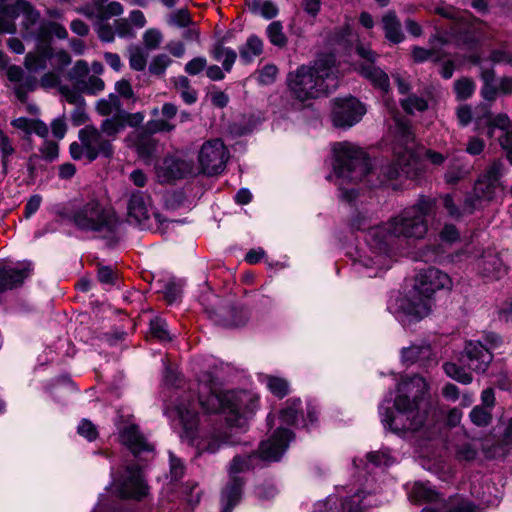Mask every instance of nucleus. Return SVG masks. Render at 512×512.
<instances>
[{"label":"nucleus","instance_id":"1","mask_svg":"<svg viewBox=\"0 0 512 512\" xmlns=\"http://www.w3.org/2000/svg\"><path fill=\"white\" fill-rule=\"evenodd\" d=\"M198 401L206 413H221L225 426H215L210 432L197 437L198 417L189 400H181L172 410L182 431L180 437L195 445L200 453H216L225 445L240 443L238 432H244L248 420L259 407V397L245 390L221 392L213 377L205 373L198 383Z\"/></svg>","mask_w":512,"mask_h":512},{"label":"nucleus","instance_id":"2","mask_svg":"<svg viewBox=\"0 0 512 512\" xmlns=\"http://www.w3.org/2000/svg\"><path fill=\"white\" fill-rule=\"evenodd\" d=\"M431 209V201L422 199L387 222L371 227L369 218L358 213L352 219L351 227L366 231L368 250L354 261V270L362 276L371 278L389 269L398 239L419 240L425 237L428 231L426 217Z\"/></svg>","mask_w":512,"mask_h":512},{"label":"nucleus","instance_id":"3","mask_svg":"<svg viewBox=\"0 0 512 512\" xmlns=\"http://www.w3.org/2000/svg\"><path fill=\"white\" fill-rule=\"evenodd\" d=\"M428 392L426 380L414 375L403 378L396 389L393 410L385 403V399L379 406V415L385 429L403 436L407 433H414L424 428L429 414V404L425 399Z\"/></svg>","mask_w":512,"mask_h":512},{"label":"nucleus","instance_id":"4","mask_svg":"<svg viewBox=\"0 0 512 512\" xmlns=\"http://www.w3.org/2000/svg\"><path fill=\"white\" fill-rule=\"evenodd\" d=\"M451 287L452 280L448 274L430 267L418 273L412 290L398 298L389 309L404 327H408L430 313L432 296L436 291Z\"/></svg>","mask_w":512,"mask_h":512},{"label":"nucleus","instance_id":"5","mask_svg":"<svg viewBox=\"0 0 512 512\" xmlns=\"http://www.w3.org/2000/svg\"><path fill=\"white\" fill-rule=\"evenodd\" d=\"M293 435L290 430L279 428L259 447V452L235 456L229 466V480L221 494V512H231L242 497L244 481L237 474L254 466L253 460L258 456L265 461H278L286 451Z\"/></svg>","mask_w":512,"mask_h":512},{"label":"nucleus","instance_id":"6","mask_svg":"<svg viewBox=\"0 0 512 512\" xmlns=\"http://www.w3.org/2000/svg\"><path fill=\"white\" fill-rule=\"evenodd\" d=\"M3 13L9 16V19H5L0 13V34L14 33L16 31L14 19L22 15L23 37L35 40L46 56H49V41L52 36L58 39L68 37V32L63 25L54 21H40V12L26 0H16L14 4L5 6Z\"/></svg>","mask_w":512,"mask_h":512},{"label":"nucleus","instance_id":"7","mask_svg":"<svg viewBox=\"0 0 512 512\" xmlns=\"http://www.w3.org/2000/svg\"><path fill=\"white\" fill-rule=\"evenodd\" d=\"M332 54L319 56L314 64L302 65L287 76L292 96L299 101L315 99L337 87V70Z\"/></svg>","mask_w":512,"mask_h":512},{"label":"nucleus","instance_id":"8","mask_svg":"<svg viewBox=\"0 0 512 512\" xmlns=\"http://www.w3.org/2000/svg\"><path fill=\"white\" fill-rule=\"evenodd\" d=\"M333 151L335 154L333 173L327 179L339 187L342 199L351 201L356 197V191L354 188H346L344 185L357 183L376 173V170L371 169L366 153L352 143H336L333 146Z\"/></svg>","mask_w":512,"mask_h":512},{"label":"nucleus","instance_id":"9","mask_svg":"<svg viewBox=\"0 0 512 512\" xmlns=\"http://www.w3.org/2000/svg\"><path fill=\"white\" fill-rule=\"evenodd\" d=\"M393 154L395 164L379 168V183L385 184L396 178L400 173L407 177H415L419 171L418 156L415 152L414 134L410 126L400 119H395V144Z\"/></svg>","mask_w":512,"mask_h":512},{"label":"nucleus","instance_id":"10","mask_svg":"<svg viewBox=\"0 0 512 512\" xmlns=\"http://www.w3.org/2000/svg\"><path fill=\"white\" fill-rule=\"evenodd\" d=\"M59 214L83 232L114 234L119 226L115 213L95 198L76 202L69 212Z\"/></svg>","mask_w":512,"mask_h":512},{"label":"nucleus","instance_id":"11","mask_svg":"<svg viewBox=\"0 0 512 512\" xmlns=\"http://www.w3.org/2000/svg\"><path fill=\"white\" fill-rule=\"evenodd\" d=\"M79 142L70 145V154L74 160L87 159L94 161L99 156L110 158L113 153L111 140L91 125L82 128L78 133Z\"/></svg>","mask_w":512,"mask_h":512},{"label":"nucleus","instance_id":"12","mask_svg":"<svg viewBox=\"0 0 512 512\" xmlns=\"http://www.w3.org/2000/svg\"><path fill=\"white\" fill-rule=\"evenodd\" d=\"M502 339L493 332L485 333L477 340H468L465 343L462 358L468 368L477 373L484 374L493 361V350L499 348Z\"/></svg>","mask_w":512,"mask_h":512},{"label":"nucleus","instance_id":"13","mask_svg":"<svg viewBox=\"0 0 512 512\" xmlns=\"http://www.w3.org/2000/svg\"><path fill=\"white\" fill-rule=\"evenodd\" d=\"M501 169L502 163L494 161L477 179L472 195L465 199L464 210L466 212L472 213L474 210L481 208L484 203L494 198L497 189H499Z\"/></svg>","mask_w":512,"mask_h":512},{"label":"nucleus","instance_id":"14","mask_svg":"<svg viewBox=\"0 0 512 512\" xmlns=\"http://www.w3.org/2000/svg\"><path fill=\"white\" fill-rule=\"evenodd\" d=\"M228 159V151L220 139L205 142L199 151L198 161L201 171L207 175L221 173Z\"/></svg>","mask_w":512,"mask_h":512},{"label":"nucleus","instance_id":"15","mask_svg":"<svg viewBox=\"0 0 512 512\" xmlns=\"http://www.w3.org/2000/svg\"><path fill=\"white\" fill-rule=\"evenodd\" d=\"M356 52L365 63L357 64L355 70L364 78L369 80L374 87L388 92L389 90V77L379 67L374 65L377 58V54L372 51L369 47L363 45H357Z\"/></svg>","mask_w":512,"mask_h":512},{"label":"nucleus","instance_id":"16","mask_svg":"<svg viewBox=\"0 0 512 512\" xmlns=\"http://www.w3.org/2000/svg\"><path fill=\"white\" fill-rule=\"evenodd\" d=\"M371 494L358 491L341 503V511L337 508V498L329 496L324 502L315 505L313 512H367V509L376 505Z\"/></svg>","mask_w":512,"mask_h":512},{"label":"nucleus","instance_id":"17","mask_svg":"<svg viewBox=\"0 0 512 512\" xmlns=\"http://www.w3.org/2000/svg\"><path fill=\"white\" fill-rule=\"evenodd\" d=\"M365 113L363 104L354 97L336 99L332 111L333 124L342 128L352 127Z\"/></svg>","mask_w":512,"mask_h":512},{"label":"nucleus","instance_id":"18","mask_svg":"<svg viewBox=\"0 0 512 512\" xmlns=\"http://www.w3.org/2000/svg\"><path fill=\"white\" fill-rule=\"evenodd\" d=\"M115 489L121 498L141 499L147 494V486L137 466L126 469L123 481L119 482Z\"/></svg>","mask_w":512,"mask_h":512},{"label":"nucleus","instance_id":"19","mask_svg":"<svg viewBox=\"0 0 512 512\" xmlns=\"http://www.w3.org/2000/svg\"><path fill=\"white\" fill-rule=\"evenodd\" d=\"M193 173L194 166L192 162L173 156L165 157L162 163L157 165V174L162 182L181 179Z\"/></svg>","mask_w":512,"mask_h":512},{"label":"nucleus","instance_id":"20","mask_svg":"<svg viewBox=\"0 0 512 512\" xmlns=\"http://www.w3.org/2000/svg\"><path fill=\"white\" fill-rule=\"evenodd\" d=\"M150 212V197L143 192L133 193L128 202V221L144 227L146 221L150 218Z\"/></svg>","mask_w":512,"mask_h":512},{"label":"nucleus","instance_id":"21","mask_svg":"<svg viewBox=\"0 0 512 512\" xmlns=\"http://www.w3.org/2000/svg\"><path fill=\"white\" fill-rule=\"evenodd\" d=\"M33 270L32 263L23 261L15 266L0 268V285L5 289H13L23 283Z\"/></svg>","mask_w":512,"mask_h":512},{"label":"nucleus","instance_id":"22","mask_svg":"<svg viewBox=\"0 0 512 512\" xmlns=\"http://www.w3.org/2000/svg\"><path fill=\"white\" fill-rule=\"evenodd\" d=\"M127 147L135 148L139 157L147 160L156 152L157 143L151 135L142 129L130 132L124 139Z\"/></svg>","mask_w":512,"mask_h":512},{"label":"nucleus","instance_id":"23","mask_svg":"<svg viewBox=\"0 0 512 512\" xmlns=\"http://www.w3.org/2000/svg\"><path fill=\"white\" fill-rule=\"evenodd\" d=\"M120 440L136 456L145 452L150 453L154 449L153 445L145 439L136 425L125 427L120 433Z\"/></svg>","mask_w":512,"mask_h":512},{"label":"nucleus","instance_id":"24","mask_svg":"<svg viewBox=\"0 0 512 512\" xmlns=\"http://www.w3.org/2000/svg\"><path fill=\"white\" fill-rule=\"evenodd\" d=\"M477 269L485 277H498L502 260L494 250L488 249L477 260Z\"/></svg>","mask_w":512,"mask_h":512},{"label":"nucleus","instance_id":"25","mask_svg":"<svg viewBox=\"0 0 512 512\" xmlns=\"http://www.w3.org/2000/svg\"><path fill=\"white\" fill-rule=\"evenodd\" d=\"M422 512H477V507L467 499L453 497L447 503L432 504Z\"/></svg>","mask_w":512,"mask_h":512},{"label":"nucleus","instance_id":"26","mask_svg":"<svg viewBox=\"0 0 512 512\" xmlns=\"http://www.w3.org/2000/svg\"><path fill=\"white\" fill-rule=\"evenodd\" d=\"M177 113V107L171 103H165L162 107V115L165 119L152 120L147 123V130L150 133L171 131L174 126L169 123V120L174 118Z\"/></svg>","mask_w":512,"mask_h":512},{"label":"nucleus","instance_id":"27","mask_svg":"<svg viewBox=\"0 0 512 512\" xmlns=\"http://www.w3.org/2000/svg\"><path fill=\"white\" fill-rule=\"evenodd\" d=\"M476 122L478 126L485 124L488 127V136H493V131L495 128H498L505 133L507 130L511 129L510 120L506 114H498L493 116L490 112H485L483 117H477Z\"/></svg>","mask_w":512,"mask_h":512},{"label":"nucleus","instance_id":"28","mask_svg":"<svg viewBox=\"0 0 512 512\" xmlns=\"http://www.w3.org/2000/svg\"><path fill=\"white\" fill-rule=\"evenodd\" d=\"M263 52V42L256 35H251L239 48L240 59L244 64L251 63L255 57Z\"/></svg>","mask_w":512,"mask_h":512},{"label":"nucleus","instance_id":"29","mask_svg":"<svg viewBox=\"0 0 512 512\" xmlns=\"http://www.w3.org/2000/svg\"><path fill=\"white\" fill-rule=\"evenodd\" d=\"M385 37L392 43L397 44L403 41L404 35L401 30V24L395 13L389 12L382 18Z\"/></svg>","mask_w":512,"mask_h":512},{"label":"nucleus","instance_id":"30","mask_svg":"<svg viewBox=\"0 0 512 512\" xmlns=\"http://www.w3.org/2000/svg\"><path fill=\"white\" fill-rule=\"evenodd\" d=\"M431 355V347L429 344L422 343L420 345H411L402 349V361L408 365L417 361H425Z\"/></svg>","mask_w":512,"mask_h":512},{"label":"nucleus","instance_id":"31","mask_svg":"<svg viewBox=\"0 0 512 512\" xmlns=\"http://www.w3.org/2000/svg\"><path fill=\"white\" fill-rule=\"evenodd\" d=\"M96 111L100 115L108 118L118 115V113L122 112L123 109L118 96L111 93L107 97L101 98L96 102Z\"/></svg>","mask_w":512,"mask_h":512},{"label":"nucleus","instance_id":"32","mask_svg":"<svg viewBox=\"0 0 512 512\" xmlns=\"http://www.w3.org/2000/svg\"><path fill=\"white\" fill-rule=\"evenodd\" d=\"M125 129L123 116L121 112L118 115H114L112 117H108L104 119L101 124L99 130L102 134L105 135L106 138L111 140L116 139L117 135Z\"/></svg>","mask_w":512,"mask_h":512},{"label":"nucleus","instance_id":"33","mask_svg":"<svg viewBox=\"0 0 512 512\" xmlns=\"http://www.w3.org/2000/svg\"><path fill=\"white\" fill-rule=\"evenodd\" d=\"M409 499L415 503L431 502L437 498L435 490L423 482H415L408 493Z\"/></svg>","mask_w":512,"mask_h":512},{"label":"nucleus","instance_id":"34","mask_svg":"<svg viewBox=\"0 0 512 512\" xmlns=\"http://www.w3.org/2000/svg\"><path fill=\"white\" fill-rule=\"evenodd\" d=\"M36 49L39 54L28 53L25 57L24 65L26 69L31 72H37L46 68V60L53 57V50L51 47V41H49V56L36 45Z\"/></svg>","mask_w":512,"mask_h":512},{"label":"nucleus","instance_id":"35","mask_svg":"<svg viewBox=\"0 0 512 512\" xmlns=\"http://www.w3.org/2000/svg\"><path fill=\"white\" fill-rule=\"evenodd\" d=\"M213 58L222 63L223 69L226 72H230L236 59H237V53L229 48L225 47L221 44L216 45L212 52H211Z\"/></svg>","mask_w":512,"mask_h":512},{"label":"nucleus","instance_id":"36","mask_svg":"<svg viewBox=\"0 0 512 512\" xmlns=\"http://www.w3.org/2000/svg\"><path fill=\"white\" fill-rule=\"evenodd\" d=\"M261 381L264 382L267 389L278 398L285 397L289 392V383L284 378L272 375H262Z\"/></svg>","mask_w":512,"mask_h":512},{"label":"nucleus","instance_id":"37","mask_svg":"<svg viewBox=\"0 0 512 512\" xmlns=\"http://www.w3.org/2000/svg\"><path fill=\"white\" fill-rule=\"evenodd\" d=\"M301 400L299 398H291L287 400L285 408L280 412V420L283 424L295 425L298 420V412L301 408Z\"/></svg>","mask_w":512,"mask_h":512},{"label":"nucleus","instance_id":"38","mask_svg":"<svg viewBox=\"0 0 512 512\" xmlns=\"http://www.w3.org/2000/svg\"><path fill=\"white\" fill-rule=\"evenodd\" d=\"M438 41L441 44L446 43V40L442 37H433L431 39V43L433 44V47L431 49H425L422 47L415 46L412 50V56L415 62L421 63L427 60H438L440 56L438 55V51L436 50L434 46V42Z\"/></svg>","mask_w":512,"mask_h":512},{"label":"nucleus","instance_id":"39","mask_svg":"<svg viewBox=\"0 0 512 512\" xmlns=\"http://www.w3.org/2000/svg\"><path fill=\"white\" fill-rule=\"evenodd\" d=\"M76 87L82 93L96 95L104 90L105 84L101 78L92 75L85 77L82 80H78Z\"/></svg>","mask_w":512,"mask_h":512},{"label":"nucleus","instance_id":"40","mask_svg":"<svg viewBox=\"0 0 512 512\" xmlns=\"http://www.w3.org/2000/svg\"><path fill=\"white\" fill-rule=\"evenodd\" d=\"M251 12L259 14L265 19H272L278 14L275 4L269 0H253L249 4Z\"/></svg>","mask_w":512,"mask_h":512},{"label":"nucleus","instance_id":"41","mask_svg":"<svg viewBox=\"0 0 512 512\" xmlns=\"http://www.w3.org/2000/svg\"><path fill=\"white\" fill-rule=\"evenodd\" d=\"M443 369L447 376L462 384H470L472 382V375L455 363L447 362L443 365Z\"/></svg>","mask_w":512,"mask_h":512},{"label":"nucleus","instance_id":"42","mask_svg":"<svg viewBox=\"0 0 512 512\" xmlns=\"http://www.w3.org/2000/svg\"><path fill=\"white\" fill-rule=\"evenodd\" d=\"M150 332L152 336L159 341L165 342L172 340L166 321L160 317H155L150 320Z\"/></svg>","mask_w":512,"mask_h":512},{"label":"nucleus","instance_id":"43","mask_svg":"<svg viewBox=\"0 0 512 512\" xmlns=\"http://www.w3.org/2000/svg\"><path fill=\"white\" fill-rule=\"evenodd\" d=\"M38 81L35 76L22 77V80L14 86V93L18 100L25 102L27 94L37 88Z\"/></svg>","mask_w":512,"mask_h":512},{"label":"nucleus","instance_id":"44","mask_svg":"<svg viewBox=\"0 0 512 512\" xmlns=\"http://www.w3.org/2000/svg\"><path fill=\"white\" fill-rule=\"evenodd\" d=\"M269 41L278 47H284L287 43V37L283 32V26L279 21L270 23L266 30Z\"/></svg>","mask_w":512,"mask_h":512},{"label":"nucleus","instance_id":"45","mask_svg":"<svg viewBox=\"0 0 512 512\" xmlns=\"http://www.w3.org/2000/svg\"><path fill=\"white\" fill-rule=\"evenodd\" d=\"M147 57V53L141 47L133 46L129 49V63L131 68L136 71L145 69Z\"/></svg>","mask_w":512,"mask_h":512},{"label":"nucleus","instance_id":"46","mask_svg":"<svg viewBox=\"0 0 512 512\" xmlns=\"http://www.w3.org/2000/svg\"><path fill=\"white\" fill-rule=\"evenodd\" d=\"M469 418L476 426L485 427L491 423L492 414L490 410L482 406H475L471 410Z\"/></svg>","mask_w":512,"mask_h":512},{"label":"nucleus","instance_id":"47","mask_svg":"<svg viewBox=\"0 0 512 512\" xmlns=\"http://www.w3.org/2000/svg\"><path fill=\"white\" fill-rule=\"evenodd\" d=\"M368 462L376 467L390 466L395 462L394 457L391 455L389 449L370 452L367 454Z\"/></svg>","mask_w":512,"mask_h":512},{"label":"nucleus","instance_id":"48","mask_svg":"<svg viewBox=\"0 0 512 512\" xmlns=\"http://www.w3.org/2000/svg\"><path fill=\"white\" fill-rule=\"evenodd\" d=\"M401 105L407 113H413L414 111H424L427 109V101L416 95H410L405 99L401 100Z\"/></svg>","mask_w":512,"mask_h":512},{"label":"nucleus","instance_id":"49","mask_svg":"<svg viewBox=\"0 0 512 512\" xmlns=\"http://www.w3.org/2000/svg\"><path fill=\"white\" fill-rule=\"evenodd\" d=\"M163 40V35L160 30L150 28L143 34V44L147 50L157 49Z\"/></svg>","mask_w":512,"mask_h":512},{"label":"nucleus","instance_id":"50","mask_svg":"<svg viewBox=\"0 0 512 512\" xmlns=\"http://www.w3.org/2000/svg\"><path fill=\"white\" fill-rule=\"evenodd\" d=\"M454 89L457 97L464 100L473 94L475 90V84L468 78H462L455 82Z\"/></svg>","mask_w":512,"mask_h":512},{"label":"nucleus","instance_id":"51","mask_svg":"<svg viewBox=\"0 0 512 512\" xmlns=\"http://www.w3.org/2000/svg\"><path fill=\"white\" fill-rule=\"evenodd\" d=\"M171 63L172 59L168 55L159 54L152 59L149 65V71L154 75H162Z\"/></svg>","mask_w":512,"mask_h":512},{"label":"nucleus","instance_id":"52","mask_svg":"<svg viewBox=\"0 0 512 512\" xmlns=\"http://www.w3.org/2000/svg\"><path fill=\"white\" fill-rule=\"evenodd\" d=\"M124 9L120 2L111 1L104 8L97 13V16L100 20H108L111 17L119 16L123 13Z\"/></svg>","mask_w":512,"mask_h":512},{"label":"nucleus","instance_id":"53","mask_svg":"<svg viewBox=\"0 0 512 512\" xmlns=\"http://www.w3.org/2000/svg\"><path fill=\"white\" fill-rule=\"evenodd\" d=\"M60 93L64 97V99L70 104H73L75 106L85 104V99L81 95L82 92L79 91L76 86L75 89L70 88L68 86H62L60 88Z\"/></svg>","mask_w":512,"mask_h":512},{"label":"nucleus","instance_id":"54","mask_svg":"<svg viewBox=\"0 0 512 512\" xmlns=\"http://www.w3.org/2000/svg\"><path fill=\"white\" fill-rule=\"evenodd\" d=\"M455 455L459 460L470 461L476 458L477 449L470 442H465L456 446Z\"/></svg>","mask_w":512,"mask_h":512},{"label":"nucleus","instance_id":"55","mask_svg":"<svg viewBox=\"0 0 512 512\" xmlns=\"http://www.w3.org/2000/svg\"><path fill=\"white\" fill-rule=\"evenodd\" d=\"M191 23V17L186 9H180L170 15L168 24L176 27H188Z\"/></svg>","mask_w":512,"mask_h":512},{"label":"nucleus","instance_id":"56","mask_svg":"<svg viewBox=\"0 0 512 512\" xmlns=\"http://www.w3.org/2000/svg\"><path fill=\"white\" fill-rule=\"evenodd\" d=\"M277 73H278V69L275 65H272V64L265 65L258 72V81L262 85L272 84L276 79Z\"/></svg>","mask_w":512,"mask_h":512},{"label":"nucleus","instance_id":"57","mask_svg":"<svg viewBox=\"0 0 512 512\" xmlns=\"http://www.w3.org/2000/svg\"><path fill=\"white\" fill-rule=\"evenodd\" d=\"M468 169L456 164L451 165L445 173V180L447 183H457L468 174Z\"/></svg>","mask_w":512,"mask_h":512},{"label":"nucleus","instance_id":"58","mask_svg":"<svg viewBox=\"0 0 512 512\" xmlns=\"http://www.w3.org/2000/svg\"><path fill=\"white\" fill-rule=\"evenodd\" d=\"M41 157L48 161L53 162L58 158L59 146L52 141H46L40 148Z\"/></svg>","mask_w":512,"mask_h":512},{"label":"nucleus","instance_id":"59","mask_svg":"<svg viewBox=\"0 0 512 512\" xmlns=\"http://www.w3.org/2000/svg\"><path fill=\"white\" fill-rule=\"evenodd\" d=\"M115 32L121 38H133L135 32L128 19L121 18L115 21Z\"/></svg>","mask_w":512,"mask_h":512},{"label":"nucleus","instance_id":"60","mask_svg":"<svg viewBox=\"0 0 512 512\" xmlns=\"http://www.w3.org/2000/svg\"><path fill=\"white\" fill-rule=\"evenodd\" d=\"M170 457V476L171 480L177 481L181 479L184 475V464L181 459L174 456L172 453L169 454Z\"/></svg>","mask_w":512,"mask_h":512},{"label":"nucleus","instance_id":"61","mask_svg":"<svg viewBox=\"0 0 512 512\" xmlns=\"http://www.w3.org/2000/svg\"><path fill=\"white\" fill-rule=\"evenodd\" d=\"M77 431L81 436L85 437L89 441L96 439L98 435L95 425L86 419H83L80 422Z\"/></svg>","mask_w":512,"mask_h":512},{"label":"nucleus","instance_id":"62","mask_svg":"<svg viewBox=\"0 0 512 512\" xmlns=\"http://www.w3.org/2000/svg\"><path fill=\"white\" fill-rule=\"evenodd\" d=\"M207 60L204 57H195L185 65V72L189 75H197L205 69Z\"/></svg>","mask_w":512,"mask_h":512},{"label":"nucleus","instance_id":"63","mask_svg":"<svg viewBox=\"0 0 512 512\" xmlns=\"http://www.w3.org/2000/svg\"><path fill=\"white\" fill-rule=\"evenodd\" d=\"M89 71V67L86 61L79 60L75 63L74 67L70 72V78L75 81V85L78 80L84 79Z\"/></svg>","mask_w":512,"mask_h":512},{"label":"nucleus","instance_id":"64","mask_svg":"<svg viewBox=\"0 0 512 512\" xmlns=\"http://www.w3.org/2000/svg\"><path fill=\"white\" fill-rule=\"evenodd\" d=\"M121 115L123 116L124 125L130 126V127H138L141 125L144 121V114L142 112H136V113H129L123 109L121 112Z\"/></svg>","mask_w":512,"mask_h":512}]
</instances>
